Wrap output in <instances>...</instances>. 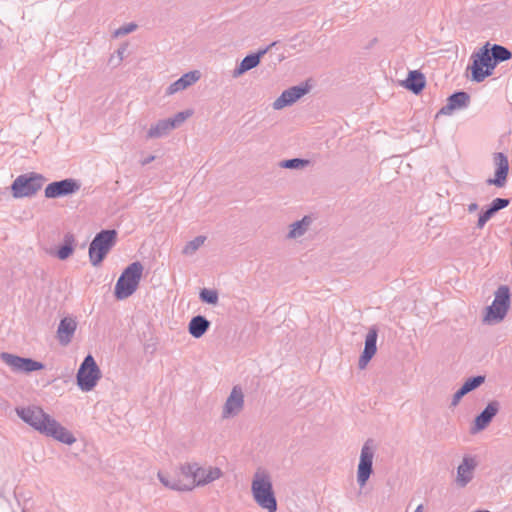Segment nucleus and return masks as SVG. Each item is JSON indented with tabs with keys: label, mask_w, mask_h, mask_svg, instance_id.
<instances>
[{
	"label": "nucleus",
	"mask_w": 512,
	"mask_h": 512,
	"mask_svg": "<svg viewBox=\"0 0 512 512\" xmlns=\"http://www.w3.org/2000/svg\"><path fill=\"white\" fill-rule=\"evenodd\" d=\"M17 415L28 425L40 433L53 437L54 439L71 445L76 439L65 427L58 423L54 418L44 412L39 406H29L26 408H17Z\"/></svg>",
	"instance_id": "obj_1"
},
{
	"label": "nucleus",
	"mask_w": 512,
	"mask_h": 512,
	"mask_svg": "<svg viewBox=\"0 0 512 512\" xmlns=\"http://www.w3.org/2000/svg\"><path fill=\"white\" fill-rule=\"evenodd\" d=\"M251 492L254 501L268 512L277 511V500L273 491L270 474L264 469H258L252 479Z\"/></svg>",
	"instance_id": "obj_2"
},
{
	"label": "nucleus",
	"mask_w": 512,
	"mask_h": 512,
	"mask_svg": "<svg viewBox=\"0 0 512 512\" xmlns=\"http://www.w3.org/2000/svg\"><path fill=\"white\" fill-rule=\"evenodd\" d=\"M181 475L188 480L191 490L196 486L207 485L223 476V472L218 467L199 466L197 463H187L180 468Z\"/></svg>",
	"instance_id": "obj_3"
},
{
	"label": "nucleus",
	"mask_w": 512,
	"mask_h": 512,
	"mask_svg": "<svg viewBox=\"0 0 512 512\" xmlns=\"http://www.w3.org/2000/svg\"><path fill=\"white\" fill-rule=\"evenodd\" d=\"M143 273V265L136 261L128 265L115 285V297L123 300L131 296L138 288Z\"/></svg>",
	"instance_id": "obj_4"
},
{
	"label": "nucleus",
	"mask_w": 512,
	"mask_h": 512,
	"mask_svg": "<svg viewBox=\"0 0 512 512\" xmlns=\"http://www.w3.org/2000/svg\"><path fill=\"white\" fill-rule=\"evenodd\" d=\"M117 241V231L114 229L101 230L89 245V259L93 266H98L105 259Z\"/></svg>",
	"instance_id": "obj_5"
},
{
	"label": "nucleus",
	"mask_w": 512,
	"mask_h": 512,
	"mask_svg": "<svg viewBox=\"0 0 512 512\" xmlns=\"http://www.w3.org/2000/svg\"><path fill=\"white\" fill-rule=\"evenodd\" d=\"M492 304L485 309L483 322L487 324L499 323L507 315L511 305L510 289L507 285H501L494 293Z\"/></svg>",
	"instance_id": "obj_6"
},
{
	"label": "nucleus",
	"mask_w": 512,
	"mask_h": 512,
	"mask_svg": "<svg viewBox=\"0 0 512 512\" xmlns=\"http://www.w3.org/2000/svg\"><path fill=\"white\" fill-rule=\"evenodd\" d=\"M490 43H486L478 51L473 52L471 55L472 65L469 67L471 70V79L477 83L485 80L493 74L497 66L492 60V54L489 50Z\"/></svg>",
	"instance_id": "obj_7"
},
{
	"label": "nucleus",
	"mask_w": 512,
	"mask_h": 512,
	"mask_svg": "<svg viewBox=\"0 0 512 512\" xmlns=\"http://www.w3.org/2000/svg\"><path fill=\"white\" fill-rule=\"evenodd\" d=\"M44 181L37 173L19 175L11 185L12 195L14 198L31 197L42 188Z\"/></svg>",
	"instance_id": "obj_8"
},
{
	"label": "nucleus",
	"mask_w": 512,
	"mask_h": 512,
	"mask_svg": "<svg viewBox=\"0 0 512 512\" xmlns=\"http://www.w3.org/2000/svg\"><path fill=\"white\" fill-rule=\"evenodd\" d=\"M101 378V371L92 355H87L81 363L76 379L77 385L82 391H91Z\"/></svg>",
	"instance_id": "obj_9"
},
{
	"label": "nucleus",
	"mask_w": 512,
	"mask_h": 512,
	"mask_svg": "<svg viewBox=\"0 0 512 512\" xmlns=\"http://www.w3.org/2000/svg\"><path fill=\"white\" fill-rule=\"evenodd\" d=\"M373 441L368 439L361 448L360 460L357 469V483L360 487H364L373 473L374 458Z\"/></svg>",
	"instance_id": "obj_10"
},
{
	"label": "nucleus",
	"mask_w": 512,
	"mask_h": 512,
	"mask_svg": "<svg viewBox=\"0 0 512 512\" xmlns=\"http://www.w3.org/2000/svg\"><path fill=\"white\" fill-rule=\"evenodd\" d=\"M0 358L14 372L30 373L44 368L43 363L39 361L31 358L20 357L8 352H2L0 354Z\"/></svg>",
	"instance_id": "obj_11"
},
{
	"label": "nucleus",
	"mask_w": 512,
	"mask_h": 512,
	"mask_svg": "<svg viewBox=\"0 0 512 512\" xmlns=\"http://www.w3.org/2000/svg\"><path fill=\"white\" fill-rule=\"evenodd\" d=\"M81 188L79 180L74 178H66L60 181H54L45 188V197L50 199L69 196L77 193Z\"/></svg>",
	"instance_id": "obj_12"
},
{
	"label": "nucleus",
	"mask_w": 512,
	"mask_h": 512,
	"mask_svg": "<svg viewBox=\"0 0 512 512\" xmlns=\"http://www.w3.org/2000/svg\"><path fill=\"white\" fill-rule=\"evenodd\" d=\"M244 407V394L239 386H234L222 409V418L237 416Z\"/></svg>",
	"instance_id": "obj_13"
},
{
	"label": "nucleus",
	"mask_w": 512,
	"mask_h": 512,
	"mask_svg": "<svg viewBox=\"0 0 512 512\" xmlns=\"http://www.w3.org/2000/svg\"><path fill=\"white\" fill-rule=\"evenodd\" d=\"M494 163L496 165L494 178L486 180L488 185H494L502 188L507 183V176L509 173V162L505 154L498 152L494 154Z\"/></svg>",
	"instance_id": "obj_14"
},
{
	"label": "nucleus",
	"mask_w": 512,
	"mask_h": 512,
	"mask_svg": "<svg viewBox=\"0 0 512 512\" xmlns=\"http://www.w3.org/2000/svg\"><path fill=\"white\" fill-rule=\"evenodd\" d=\"M378 328L371 326L365 337L364 350L359 358L358 366L364 369L377 351Z\"/></svg>",
	"instance_id": "obj_15"
},
{
	"label": "nucleus",
	"mask_w": 512,
	"mask_h": 512,
	"mask_svg": "<svg viewBox=\"0 0 512 512\" xmlns=\"http://www.w3.org/2000/svg\"><path fill=\"white\" fill-rule=\"evenodd\" d=\"M309 88L306 86H293L284 90L281 95L273 102L272 106L275 110L283 109L286 106L294 104L302 96L307 94Z\"/></svg>",
	"instance_id": "obj_16"
},
{
	"label": "nucleus",
	"mask_w": 512,
	"mask_h": 512,
	"mask_svg": "<svg viewBox=\"0 0 512 512\" xmlns=\"http://www.w3.org/2000/svg\"><path fill=\"white\" fill-rule=\"evenodd\" d=\"M500 410V403L497 400L490 401L487 406L476 416L472 433L484 430Z\"/></svg>",
	"instance_id": "obj_17"
},
{
	"label": "nucleus",
	"mask_w": 512,
	"mask_h": 512,
	"mask_svg": "<svg viewBox=\"0 0 512 512\" xmlns=\"http://www.w3.org/2000/svg\"><path fill=\"white\" fill-rule=\"evenodd\" d=\"M275 45L276 42H273L266 48L259 50L257 53H252L245 56L240 62L239 66L233 70V77L237 78L245 72L257 67L260 63L261 57L264 56L269 51V49Z\"/></svg>",
	"instance_id": "obj_18"
},
{
	"label": "nucleus",
	"mask_w": 512,
	"mask_h": 512,
	"mask_svg": "<svg viewBox=\"0 0 512 512\" xmlns=\"http://www.w3.org/2000/svg\"><path fill=\"white\" fill-rule=\"evenodd\" d=\"M470 95L465 91L454 92L447 98V103L439 110V114L450 115L453 111L468 107Z\"/></svg>",
	"instance_id": "obj_19"
},
{
	"label": "nucleus",
	"mask_w": 512,
	"mask_h": 512,
	"mask_svg": "<svg viewBox=\"0 0 512 512\" xmlns=\"http://www.w3.org/2000/svg\"><path fill=\"white\" fill-rule=\"evenodd\" d=\"M476 466L477 463L473 457L465 456L463 458L462 463L457 468L455 479L457 486L463 488L473 479Z\"/></svg>",
	"instance_id": "obj_20"
},
{
	"label": "nucleus",
	"mask_w": 512,
	"mask_h": 512,
	"mask_svg": "<svg viewBox=\"0 0 512 512\" xmlns=\"http://www.w3.org/2000/svg\"><path fill=\"white\" fill-rule=\"evenodd\" d=\"M76 328L77 322L74 318L64 317L61 319L57 329V338L62 346H67L71 342Z\"/></svg>",
	"instance_id": "obj_21"
},
{
	"label": "nucleus",
	"mask_w": 512,
	"mask_h": 512,
	"mask_svg": "<svg viewBox=\"0 0 512 512\" xmlns=\"http://www.w3.org/2000/svg\"><path fill=\"white\" fill-rule=\"evenodd\" d=\"M200 78L198 71H190L182 75L178 80L171 83L166 89V95H173L179 91L185 90L194 84Z\"/></svg>",
	"instance_id": "obj_22"
},
{
	"label": "nucleus",
	"mask_w": 512,
	"mask_h": 512,
	"mask_svg": "<svg viewBox=\"0 0 512 512\" xmlns=\"http://www.w3.org/2000/svg\"><path fill=\"white\" fill-rule=\"evenodd\" d=\"M426 84L425 76L418 70H413L408 73L404 86L414 94L422 92Z\"/></svg>",
	"instance_id": "obj_23"
},
{
	"label": "nucleus",
	"mask_w": 512,
	"mask_h": 512,
	"mask_svg": "<svg viewBox=\"0 0 512 512\" xmlns=\"http://www.w3.org/2000/svg\"><path fill=\"white\" fill-rule=\"evenodd\" d=\"M210 325L211 323L206 317L197 315L190 320L188 331L194 338H201L208 331Z\"/></svg>",
	"instance_id": "obj_24"
},
{
	"label": "nucleus",
	"mask_w": 512,
	"mask_h": 512,
	"mask_svg": "<svg viewBox=\"0 0 512 512\" xmlns=\"http://www.w3.org/2000/svg\"><path fill=\"white\" fill-rule=\"evenodd\" d=\"M312 224L310 216H304L301 220L295 221L289 226V232L286 236L287 239H297L302 237Z\"/></svg>",
	"instance_id": "obj_25"
},
{
	"label": "nucleus",
	"mask_w": 512,
	"mask_h": 512,
	"mask_svg": "<svg viewBox=\"0 0 512 512\" xmlns=\"http://www.w3.org/2000/svg\"><path fill=\"white\" fill-rule=\"evenodd\" d=\"M157 477L159 481L167 488L175 491H190L191 485H188V480L185 482L181 479L170 478L168 475L158 472Z\"/></svg>",
	"instance_id": "obj_26"
},
{
	"label": "nucleus",
	"mask_w": 512,
	"mask_h": 512,
	"mask_svg": "<svg viewBox=\"0 0 512 512\" xmlns=\"http://www.w3.org/2000/svg\"><path fill=\"white\" fill-rule=\"evenodd\" d=\"M173 130V123L168 119L159 120L155 125H152L147 132L148 139L161 138Z\"/></svg>",
	"instance_id": "obj_27"
},
{
	"label": "nucleus",
	"mask_w": 512,
	"mask_h": 512,
	"mask_svg": "<svg viewBox=\"0 0 512 512\" xmlns=\"http://www.w3.org/2000/svg\"><path fill=\"white\" fill-rule=\"evenodd\" d=\"M489 50L496 65L512 58L511 51L502 45L493 44L491 47L489 46Z\"/></svg>",
	"instance_id": "obj_28"
},
{
	"label": "nucleus",
	"mask_w": 512,
	"mask_h": 512,
	"mask_svg": "<svg viewBox=\"0 0 512 512\" xmlns=\"http://www.w3.org/2000/svg\"><path fill=\"white\" fill-rule=\"evenodd\" d=\"M74 235L71 233H67L64 235V243L61 245L57 251V257L60 260L67 259L74 251Z\"/></svg>",
	"instance_id": "obj_29"
},
{
	"label": "nucleus",
	"mask_w": 512,
	"mask_h": 512,
	"mask_svg": "<svg viewBox=\"0 0 512 512\" xmlns=\"http://www.w3.org/2000/svg\"><path fill=\"white\" fill-rule=\"evenodd\" d=\"M206 236L200 235L195 237L193 240L186 243L182 249V254L191 256L205 243Z\"/></svg>",
	"instance_id": "obj_30"
},
{
	"label": "nucleus",
	"mask_w": 512,
	"mask_h": 512,
	"mask_svg": "<svg viewBox=\"0 0 512 512\" xmlns=\"http://www.w3.org/2000/svg\"><path fill=\"white\" fill-rule=\"evenodd\" d=\"M308 164H309L308 160L300 159V158L287 159V160H283L279 163L281 168H286V169L304 168Z\"/></svg>",
	"instance_id": "obj_31"
},
{
	"label": "nucleus",
	"mask_w": 512,
	"mask_h": 512,
	"mask_svg": "<svg viewBox=\"0 0 512 512\" xmlns=\"http://www.w3.org/2000/svg\"><path fill=\"white\" fill-rule=\"evenodd\" d=\"M199 297L202 302L207 304L216 305L218 303V293L216 290L204 288L200 291Z\"/></svg>",
	"instance_id": "obj_32"
},
{
	"label": "nucleus",
	"mask_w": 512,
	"mask_h": 512,
	"mask_svg": "<svg viewBox=\"0 0 512 512\" xmlns=\"http://www.w3.org/2000/svg\"><path fill=\"white\" fill-rule=\"evenodd\" d=\"M485 382V376L477 375L471 378H468L462 387L465 389V392L469 393Z\"/></svg>",
	"instance_id": "obj_33"
},
{
	"label": "nucleus",
	"mask_w": 512,
	"mask_h": 512,
	"mask_svg": "<svg viewBox=\"0 0 512 512\" xmlns=\"http://www.w3.org/2000/svg\"><path fill=\"white\" fill-rule=\"evenodd\" d=\"M495 211H493L489 206L486 210H482L479 214V218L477 221V228L482 229L485 224L495 215Z\"/></svg>",
	"instance_id": "obj_34"
},
{
	"label": "nucleus",
	"mask_w": 512,
	"mask_h": 512,
	"mask_svg": "<svg viewBox=\"0 0 512 512\" xmlns=\"http://www.w3.org/2000/svg\"><path fill=\"white\" fill-rule=\"evenodd\" d=\"M192 114L191 111H181L175 114L172 118H168L169 122L173 123V129L179 127L188 117Z\"/></svg>",
	"instance_id": "obj_35"
},
{
	"label": "nucleus",
	"mask_w": 512,
	"mask_h": 512,
	"mask_svg": "<svg viewBox=\"0 0 512 512\" xmlns=\"http://www.w3.org/2000/svg\"><path fill=\"white\" fill-rule=\"evenodd\" d=\"M136 29L137 25L135 23H128L116 29L114 32V37H121L127 35L129 33L134 32Z\"/></svg>",
	"instance_id": "obj_36"
},
{
	"label": "nucleus",
	"mask_w": 512,
	"mask_h": 512,
	"mask_svg": "<svg viewBox=\"0 0 512 512\" xmlns=\"http://www.w3.org/2000/svg\"><path fill=\"white\" fill-rule=\"evenodd\" d=\"M510 204V200L506 198H495L489 207L497 213L498 211L506 208Z\"/></svg>",
	"instance_id": "obj_37"
},
{
	"label": "nucleus",
	"mask_w": 512,
	"mask_h": 512,
	"mask_svg": "<svg viewBox=\"0 0 512 512\" xmlns=\"http://www.w3.org/2000/svg\"><path fill=\"white\" fill-rule=\"evenodd\" d=\"M127 47H128V44L125 43V44H122L116 51V55H117V61L115 63V67L119 66L123 59H124V56H125V53L127 51Z\"/></svg>",
	"instance_id": "obj_38"
},
{
	"label": "nucleus",
	"mask_w": 512,
	"mask_h": 512,
	"mask_svg": "<svg viewBox=\"0 0 512 512\" xmlns=\"http://www.w3.org/2000/svg\"><path fill=\"white\" fill-rule=\"evenodd\" d=\"M466 394L468 393L465 392V389L461 386L453 395L451 406H457L462 397H464Z\"/></svg>",
	"instance_id": "obj_39"
},
{
	"label": "nucleus",
	"mask_w": 512,
	"mask_h": 512,
	"mask_svg": "<svg viewBox=\"0 0 512 512\" xmlns=\"http://www.w3.org/2000/svg\"><path fill=\"white\" fill-rule=\"evenodd\" d=\"M467 210H468L469 213H473V212L477 211L478 210V204L475 203V202L469 204Z\"/></svg>",
	"instance_id": "obj_40"
},
{
	"label": "nucleus",
	"mask_w": 512,
	"mask_h": 512,
	"mask_svg": "<svg viewBox=\"0 0 512 512\" xmlns=\"http://www.w3.org/2000/svg\"><path fill=\"white\" fill-rule=\"evenodd\" d=\"M154 160V156H149L148 158H146L145 160H143L142 164L143 165H146L150 162H152Z\"/></svg>",
	"instance_id": "obj_41"
},
{
	"label": "nucleus",
	"mask_w": 512,
	"mask_h": 512,
	"mask_svg": "<svg viewBox=\"0 0 512 512\" xmlns=\"http://www.w3.org/2000/svg\"><path fill=\"white\" fill-rule=\"evenodd\" d=\"M117 61V58H115L114 55H112L109 59V63L112 64L115 67V63Z\"/></svg>",
	"instance_id": "obj_42"
},
{
	"label": "nucleus",
	"mask_w": 512,
	"mask_h": 512,
	"mask_svg": "<svg viewBox=\"0 0 512 512\" xmlns=\"http://www.w3.org/2000/svg\"><path fill=\"white\" fill-rule=\"evenodd\" d=\"M414 512H423V505L420 504L417 506V508L414 510Z\"/></svg>",
	"instance_id": "obj_43"
},
{
	"label": "nucleus",
	"mask_w": 512,
	"mask_h": 512,
	"mask_svg": "<svg viewBox=\"0 0 512 512\" xmlns=\"http://www.w3.org/2000/svg\"><path fill=\"white\" fill-rule=\"evenodd\" d=\"M475 512H489L488 510H477Z\"/></svg>",
	"instance_id": "obj_44"
}]
</instances>
